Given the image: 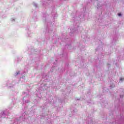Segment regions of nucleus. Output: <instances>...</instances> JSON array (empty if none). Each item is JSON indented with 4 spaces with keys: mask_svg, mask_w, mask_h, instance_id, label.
Segmentation results:
<instances>
[{
    "mask_svg": "<svg viewBox=\"0 0 124 124\" xmlns=\"http://www.w3.org/2000/svg\"><path fill=\"white\" fill-rule=\"evenodd\" d=\"M123 80H124V79L123 78H120V81H123Z\"/></svg>",
    "mask_w": 124,
    "mask_h": 124,
    "instance_id": "obj_2",
    "label": "nucleus"
},
{
    "mask_svg": "<svg viewBox=\"0 0 124 124\" xmlns=\"http://www.w3.org/2000/svg\"><path fill=\"white\" fill-rule=\"evenodd\" d=\"M118 16H122V14H121V13H119L118 14Z\"/></svg>",
    "mask_w": 124,
    "mask_h": 124,
    "instance_id": "obj_1",
    "label": "nucleus"
}]
</instances>
